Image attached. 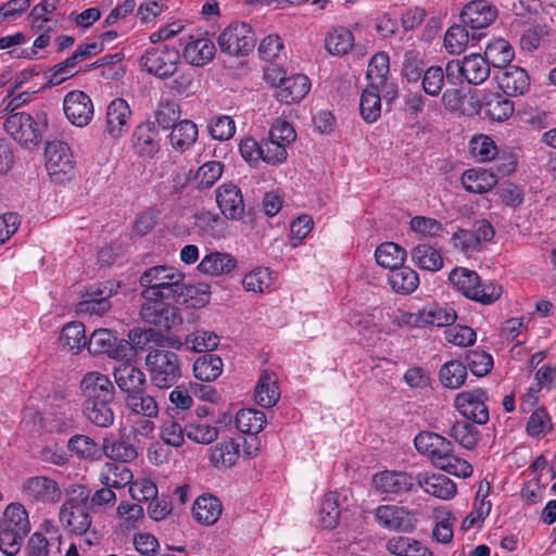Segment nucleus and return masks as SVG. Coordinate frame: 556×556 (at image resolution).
<instances>
[{
	"instance_id": "50",
	"label": "nucleus",
	"mask_w": 556,
	"mask_h": 556,
	"mask_svg": "<svg viewBox=\"0 0 556 556\" xmlns=\"http://www.w3.org/2000/svg\"><path fill=\"white\" fill-rule=\"evenodd\" d=\"M484 58L490 66L503 70L510 66L509 63L514 58V50L506 40L498 39L486 47Z\"/></svg>"
},
{
	"instance_id": "22",
	"label": "nucleus",
	"mask_w": 556,
	"mask_h": 556,
	"mask_svg": "<svg viewBox=\"0 0 556 556\" xmlns=\"http://www.w3.org/2000/svg\"><path fill=\"white\" fill-rule=\"evenodd\" d=\"M131 110L126 100L115 98L106 108V131L113 139H119L127 130Z\"/></svg>"
},
{
	"instance_id": "30",
	"label": "nucleus",
	"mask_w": 556,
	"mask_h": 556,
	"mask_svg": "<svg viewBox=\"0 0 556 556\" xmlns=\"http://www.w3.org/2000/svg\"><path fill=\"white\" fill-rule=\"evenodd\" d=\"M497 174L482 168L468 169L462 176L463 187L471 193H485L497 184Z\"/></svg>"
},
{
	"instance_id": "51",
	"label": "nucleus",
	"mask_w": 556,
	"mask_h": 556,
	"mask_svg": "<svg viewBox=\"0 0 556 556\" xmlns=\"http://www.w3.org/2000/svg\"><path fill=\"white\" fill-rule=\"evenodd\" d=\"M390 72L389 55L387 52L376 53L369 61L367 67V79L369 86L387 88V76Z\"/></svg>"
},
{
	"instance_id": "5",
	"label": "nucleus",
	"mask_w": 556,
	"mask_h": 556,
	"mask_svg": "<svg viewBox=\"0 0 556 556\" xmlns=\"http://www.w3.org/2000/svg\"><path fill=\"white\" fill-rule=\"evenodd\" d=\"M144 363L150 382L157 389L172 388L182 375L179 356L169 350L153 349L149 351Z\"/></svg>"
},
{
	"instance_id": "33",
	"label": "nucleus",
	"mask_w": 556,
	"mask_h": 556,
	"mask_svg": "<svg viewBox=\"0 0 556 556\" xmlns=\"http://www.w3.org/2000/svg\"><path fill=\"white\" fill-rule=\"evenodd\" d=\"M426 70L427 62L422 52L416 49H409L404 52L401 67L403 79L409 84H417Z\"/></svg>"
},
{
	"instance_id": "42",
	"label": "nucleus",
	"mask_w": 556,
	"mask_h": 556,
	"mask_svg": "<svg viewBox=\"0 0 556 556\" xmlns=\"http://www.w3.org/2000/svg\"><path fill=\"white\" fill-rule=\"evenodd\" d=\"M197 139L198 127L189 119L181 121L175 125L169 135L172 147L178 151L188 150Z\"/></svg>"
},
{
	"instance_id": "21",
	"label": "nucleus",
	"mask_w": 556,
	"mask_h": 556,
	"mask_svg": "<svg viewBox=\"0 0 556 556\" xmlns=\"http://www.w3.org/2000/svg\"><path fill=\"white\" fill-rule=\"evenodd\" d=\"M415 483L427 494L443 501L453 498L457 492L455 482L442 473L419 472Z\"/></svg>"
},
{
	"instance_id": "17",
	"label": "nucleus",
	"mask_w": 556,
	"mask_h": 556,
	"mask_svg": "<svg viewBox=\"0 0 556 556\" xmlns=\"http://www.w3.org/2000/svg\"><path fill=\"white\" fill-rule=\"evenodd\" d=\"M113 377L124 397L148 388L146 374L129 361L116 365L113 369Z\"/></svg>"
},
{
	"instance_id": "10",
	"label": "nucleus",
	"mask_w": 556,
	"mask_h": 556,
	"mask_svg": "<svg viewBox=\"0 0 556 556\" xmlns=\"http://www.w3.org/2000/svg\"><path fill=\"white\" fill-rule=\"evenodd\" d=\"M23 496L33 503L55 504L62 498L59 483L47 476L27 478L22 484Z\"/></svg>"
},
{
	"instance_id": "37",
	"label": "nucleus",
	"mask_w": 556,
	"mask_h": 556,
	"mask_svg": "<svg viewBox=\"0 0 556 556\" xmlns=\"http://www.w3.org/2000/svg\"><path fill=\"white\" fill-rule=\"evenodd\" d=\"M482 106L484 114L496 122L508 119L515 111L514 102L498 92L485 96L482 100Z\"/></svg>"
},
{
	"instance_id": "1",
	"label": "nucleus",
	"mask_w": 556,
	"mask_h": 556,
	"mask_svg": "<svg viewBox=\"0 0 556 556\" xmlns=\"http://www.w3.org/2000/svg\"><path fill=\"white\" fill-rule=\"evenodd\" d=\"M80 390L84 416L97 427L112 426L115 419L112 408L115 388L109 377L98 371L87 372L80 381Z\"/></svg>"
},
{
	"instance_id": "36",
	"label": "nucleus",
	"mask_w": 556,
	"mask_h": 556,
	"mask_svg": "<svg viewBox=\"0 0 556 556\" xmlns=\"http://www.w3.org/2000/svg\"><path fill=\"white\" fill-rule=\"evenodd\" d=\"M127 408L136 416L154 418L159 414L155 397L147 392V389L124 397Z\"/></svg>"
},
{
	"instance_id": "11",
	"label": "nucleus",
	"mask_w": 556,
	"mask_h": 556,
	"mask_svg": "<svg viewBox=\"0 0 556 556\" xmlns=\"http://www.w3.org/2000/svg\"><path fill=\"white\" fill-rule=\"evenodd\" d=\"M488 394L482 389L473 391H464L455 396L454 405L456 409L467 420L478 425H484L489 421V409L485 405Z\"/></svg>"
},
{
	"instance_id": "3",
	"label": "nucleus",
	"mask_w": 556,
	"mask_h": 556,
	"mask_svg": "<svg viewBox=\"0 0 556 556\" xmlns=\"http://www.w3.org/2000/svg\"><path fill=\"white\" fill-rule=\"evenodd\" d=\"M29 531L25 507L20 503L8 505L0 521V549L8 556L16 555Z\"/></svg>"
},
{
	"instance_id": "39",
	"label": "nucleus",
	"mask_w": 556,
	"mask_h": 556,
	"mask_svg": "<svg viewBox=\"0 0 556 556\" xmlns=\"http://www.w3.org/2000/svg\"><path fill=\"white\" fill-rule=\"evenodd\" d=\"M383 89L384 88L368 85L361 96L359 112L363 119L368 124L376 122L380 117V92H382Z\"/></svg>"
},
{
	"instance_id": "61",
	"label": "nucleus",
	"mask_w": 556,
	"mask_h": 556,
	"mask_svg": "<svg viewBox=\"0 0 556 556\" xmlns=\"http://www.w3.org/2000/svg\"><path fill=\"white\" fill-rule=\"evenodd\" d=\"M170 406L168 414L170 418L185 419V413L189 410L193 404V399L188 390L182 387H176L169 394Z\"/></svg>"
},
{
	"instance_id": "29",
	"label": "nucleus",
	"mask_w": 556,
	"mask_h": 556,
	"mask_svg": "<svg viewBox=\"0 0 556 556\" xmlns=\"http://www.w3.org/2000/svg\"><path fill=\"white\" fill-rule=\"evenodd\" d=\"M255 401L262 407H271L280 399L278 378L267 369L263 370L255 387Z\"/></svg>"
},
{
	"instance_id": "48",
	"label": "nucleus",
	"mask_w": 556,
	"mask_h": 556,
	"mask_svg": "<svg viewBox=\"0 0 556 556\" xmlns=\"http://www.w3.org/2000/svg\"><path fill=\"white\" fill-rule=\"evenodd\" d=\"M340 515V494L337 492L327 493L319 508L320 525L325 529H333L339 523Z\"/></svg>"
},
{
	"instance_id": "13",
	"label": "nucleus",
	"mask_w": 556,
	"mask_h": 556,
	"mask_svg": "<svg viewBox=\"0 0 556 556\" xmlns=\"http://www.w3.org/2000/svg\"><path fill=\"white\" fill-rule=\"evenodd\" d=\"M63 111L70 123L76 127L87 126L94 113L91 98L81 90H73L65 94Z\"/></svg>"
},
{
	"instance_id": "45",
	"label": "nucleus",
	"mask_w": 556,
	"mask_h": 556,
	"mask_svg": "<svg viewBox=\"0 0 556 556\" xmlns=\"http://www.w3.org/2000/svg\"><path fill=\"white\" fill-rule=\"evenodd\" d=\"M353 47L354 36L352 31L345 27L334 28L325 39V48L332 55H345Z\"/></svg>"
},
{
	"instance_id": "57",
	"label": "nucleus",
	"mask_w": 556,
	"mask_h": 556,
	"mask_svg": "<svg viewBox=\"0 0 556 556\" xmlns=\"http://www.w3.org/2000/svg\"><path fill=\"white\" fill-rule=\"evenodd\" d=\"M469 33L466 25L451 26L444 36V47L451 54H460L467 48Z\"/></svg>"
},
{
	"instance_id": "63",
	"label": "nucleus",
	"mask_w": 556,
	"mask_h": 556,
	"mask_svg": "<svg viewBox=\"0 0 556 556\" xmlns=\"http://www.w3.org/2000/svg\"><path fill=\"white\" fill-rule=\"evenodd\" d=\"M116 344V337L109 329H97L94 330L89 340L87 349L91 354H109L112 351V346Z\"/></svg>"
},
{
	"instance_id": "19",
	"label": "nucleus",
	"mask_w": 556,
	"mask_h": 556,
	"mask_svg": "<svg viewBox=\"0 0 556 556\" xmlns=\"http://www.w3.org/2000/svg\"><path fill=\"white\" fill-rule=\"evenodd\" d=\"M496 16L497 9L486 0H473L467 3L460 12L463 24L471 29H482L490 26Z\"/></svg>"
},
{
	"instance_id": "2",
	"label": "nucleus",
	"mask_w": 556,
	"mask_h": 556,
	"mask_svg": "<svg viewBox=\"0 0 556 556\" xmlns=\"http://www.w3.org/2000/svg\"><path fill=\"white\" fill-rule=\"evenodd\" d=\"M186 276L180 270L167 266L157 265L144 270L139 283L143 288L141 296L143 300H176L179 298L181 281Z\"/></svg>"
},
{
	"instance_id": "32",
	"label": "nucleus",
	"mask_w": 556,
	"mask_h": 556,
	"mask_svg": "<svg viewBox=\"0 0 556 556\" xmlns=\"http://www.w3.org/2000/svg\"><path fill=\"white\" fill-rule=\"evenodd\" d=\"M236 265V258L229 253L211 252L202 258L198 270L210 276H220L232 271Z\"/></svg>"
},
{
	"instance_id": "49",
	"label": "nucleus",
	"mask_w": 556,
	"mask_h": 556,
	"mask_svg": "<svg viewBox=\"0 0 556 556\" xmlns=\"http://www.w3.org/2000/svg\"><path fill=\"white\" fill-rule=\"evenodd\" d=\"M181 289L176 302L187 303L191 307H202L210 302V286L206 283L187 285L182 280Z\"/></svg>"
},
{
	"instance_id": "6",
	"label": "nucleus",
	"mask_w": 556,
	"mask_h": 556,
	"mask_svg": "<svg viewBox=\"0 0 556 556\" xmlns=\"http://www.w3.org/2000/svg\"><path fill=\"white\" fill-rule=\"evenodd\" d=\"M68 494L71 497L60 508V522L71 533L81 535L91 526V517L88 513L90 492L85 485L79 484L73 485Z\"/></svg>"
},
{
	"instance_id": "60",
	"label": "nucleus",
	"mask_w": 556,
	"mask_h": 556,
	"mask_svg": "<svg viewBox=\"0 0 556 556\" xmlns=\"http://www.w3.org/2000/svg\"><path fill=\"white\" fill-rule=\"evenodd\" d=\"M224 165L218 161H210L201 165L195 175L194 181L199 189L211 188L223 175Z\"/></svg>"
},
{
	"instance_id": "54",
	"label": "nucleus",
	"mask_w": 556,
	"mask_h": 556,
	"mask_svg": "<svg viewBox=\"0 0 556 556\" xmlns=\"http://www.w3.org/2000/svg\"><path fill=\"white\" fill-rule=\"evenodd\" d=\"M466 377L467 367L460 361H450L439 371L441 383L451 389H457L463 386Z\"/></svg>"
},
{
	"instance_id": "8",
	"label": "nucleus",
	"mask_w": 556,
	"mask_h": 556,
	"mask_svg": "<svg viewBox=\"0 0 556 556\" xmlns=\"http://www.w3.org/2000/svg\"><path fill=\"white\" fill-rule=\"evenodd\" d=\"M255 43V35L251 26L244 22L229 24L217 37L220 51L229 56H245Z\"/></svg>"
},
{
	"instance_id": "44",
	"label": "nucleus",
	"mask_w": 556,
	"mask_h": 556,
	"mask_svg": "<svg viewBox=\"0 0 556 556\" xmlns=\"http://www.w3.org/2000/svg\"><path fill=\"white\" fill-rule=\"evenodd\" d=\"M389 553L396 556H432L428 547L406 536H394L387 542Z\"/></svg>"
},
{
	"instance_id": "34",
	"label": "nucleus",
	"mask_w": 556,
	"mask_h": 556,
	"mask_svg": "<svg viewBox=\"0 0 556 556\" xmlns=\"http://www.w3.org/2000/svg\"><path fill=\"white\" fill-rule=\"evenodd\" d=\"M388 281L394 292L410 294L417 289L419 277L414 269L402 264L390 271Z\"/></svg>"
},
{
	"instance_id": "58",
	"label": "nucleus",
	"mask_w": 556,
	"mask_h": 556,
	"mask_svg": "<svg viewBox=\"0 0 556 556\" xmlns=\"http://www.w3.org/2000/svg\"><path fill=\"white\" fill-rule=\"evenodd\" d=\"M124 59L123 53H114L102 56L92 63L89 68L102 67L101 76L105 79H118L125 74L121 62Z\"/></svg>"
},
{
	"instance_id": "59",
	"label": "nucleus",
	"mask_w": 556,
	"mask_h": 556,
	"mask_svg": "<svg viewBox=\"0 0 556 556\" xmlns=\"http://www.w3.org/2000/svg\"><path fill=\"white\" fill-rule=\"evenodd\" d=\"M450 435L463 447L471 450L477 445L480 433L468 421H456L450 430Z\"/></svg>"
},
{
	"instance_id": "47",
	"label": "nucleus",
	"mask_w": 556,
	"mask_h": 556,
	"mask_svg": "<svg viewBox=\"0 0 556 556\" xmlns=\"http://www.w3.org/2000/svg\"><path fill=\"white\" fill-rule=\"evenodd\" d=\"M239 457V444L230 441L217 443L211 451L210 462L215 468H231Z\"/></svg>"
},
{
	"instance_id": "31",
	"label": "nucleus",
	"mask_w": 556,
	"mask_h": 556,
	"mask_svg": "<svg viewBox=\"0 0 556 556\" xmlns=\"http://www.w3.org/2000/svg\"><path fill=\"white\" fill-rule=\"evenodd\" d=\"M222 510V502L211 494L199 496L192 507L195 520L206 526L214 525L219 519Z\"/></svg>"
},
{
	"instance_id": "62",
	"label": "nucleus",
	"mask_w": 556,
	"mask_h": 556,
	"mask_svg": "<svg viewBox=\"0 0 556 556\" xmlns=\"http://www.w3.org/2000/svg\"><path fill=\"white\" fill-rule=\"evenodd\" d=\"M198 226L213 238L225 237L227 224L218 214L202 212L197 216Z\"/></svg>"
},
{
	"instance_id": "26",
	"label": "nucleus",
	"mask_w": 556,
	"mask_h": 556,
	"mask_svg": "<svg viewBox=\"0 0 556 556\" xmlns=\"http://www.w3.org/2000/svg\"><path fill=\"white\" fill-rule=\"evenodd\" d=\"M113 294L112 288L106 286L91 288L87 294L88 299L80 301L77 304V312L80 314L98 315L101 316L111 308L110 298Z\"/></svg>"
},
{
	"instance_id": "25",
	"label": "nucleus",
	"mask_w": 556,
	"mask_h": 556,
	"mask_svg": "<svg viewBox=\"0 0 556 556\" xmlns=\"http://www.w3.org/2000/svg\"><path fill=\"white\" fill-rule=\"evenodd\" d=\"M311 83L307 76L295 74L287 77L275 97L281 103L291 104L301 101L309 91Z\"/></svg>"
},
{
	"instance_id": "18",
	"label": "nucleus",
	"mask_w": 556,
	"mask_h": 556,
	"mask_svg": "<svg viewBox=\"0 0 556 556\" xmlns=\"http://www.w3.org/2000/svg\"><path fill=\"white\" fill-rule=\"evenodd\" d=\"M376 521L388 530L410 532L415 527L413 515L404 507L381 505L375 510Z\"/></svg>"
},
{
	"instance_id": "15",
	"label": "nucleus",
	"mask_w": 556,
	"mask_h": 556,
	"mask_svg": "<svg viewBox=\"0 0 556 556\" xmlns=\"http://www.w3.org/2000/svg\"><path fill=\"white\" fill-rule=\"evenodd\" d=\"M416 477L406 471L384 470L372 477L374 489L388 495H399L412 490Z\"/></svg>"
},
{
	"instance_id": "27",
	"label": "nucleus",
	"mask_w": 556,
	"mask_h": 556,
	"mask_svg": "<svg viewBox=\"0 0 556 556\" xmlns=\"http://www.w3.org/2000/svg\"><path fill=\"white\" fill-rule=\"evenodd\" d=\"M216 53L215 45L207 38L191 39L185 45L182 56L193 66H203L211 62Z\"/></svg>"
},
{
	"instance_id": "4",
	"label": "nucleus",
	"mask_w": 556,
	"mask_h": 556,
	"mask_svg": "<svg viewBox=\"0 0 556 556\" xmlns=\"http://www.w3.org/2000/svg\"><path fill=\"white\" fill-rule=\"evenodd\" d=\"M448 281L467 299L482 305H490L502 295V286L482 282L479 275L465 267H456L448 275Z\"/></svg>"
},
{
	"instance_id": "38",
	"label": "nucleus",
	"mask_w": 556,
	"mask_h": 556,
	"mask_svg": "<svg viewBox=\"0 0 556 556\" xmlns=\"http://www.w3.org/2000/svg\"><path fill=\"white\" fill-rule=\"evenodd\" d=\"M412 262L420 269L438 271L443 266L440 252L428 243H420L410 251Z\"/></svg>"
},
{
	"instance_id": "55",
	"label": "nucleus",
	"mask_w": 556,
	"mask_h": 556,
	"mask_svg": "<svg viewBox=\"0 0 556 556\" xmlns=\"http://www.w3.org/2000/svg\"><path fill=\"white\" fill-rule=\"evenodd\" d=\"M71 452L75 453L77 457L83 459H99L101 451L94 440L85 434L73 435L67 443Z\"/></svg>"
},
{
	"instance_id": "53",
	"label": "nucleus",
	"mask_w": 556,
	"mask_h": 556,
	"mask_svg": "<svg viewBox=\"0 0 556 556\" xmlns=\"http://www.w3.org/2000/svg\"><path fill=\"white\" fill-rule=\"evenodd\" d=\"M60 342L67 346L70 351L78 353L83 348L88 345L85 336V326L79 321L66 324L61 332Z\"/></svg>"
},
{
	"instance_id": "56",
	"label": "nucleus",
	"mask_w": 556,
	"mask_h": 556,
	"mask_svg": "<svg viewBox=\"0 0 556 556\" xmlns=\"http://www.w3.org/2000/svg\"><path fill=\"white\" fill-rule=\"evenodd\" d=\"M219 338L215 332L206 330H197L188 334L185 339L186 346L194 352L202 353L217 348Z\"/></svg>"
},
{
	"instance_id": "9",
	"label": "nucleus",
	"mask_w": 556,
	"mask_h": 556,
	"mask_svg": "<svg viewBox=\"0 0 556 556\" xmlns=\"http://www.w3.org/2000/svg\"><path fill=\"white\" fill-rule=\"evenodd\" d=\"M140 317L160 331H169L182 324L179 308L163 300H144L140 307Z\"/></svg>"
},
{
	"instance_id": "14",
	"label": "nucleus",
	"mask_w": 556,
	"mask_h": 556,
	"mask_svg": "<svg viewBox=\"0 0 556 556\" xmlns=\"http://www.w3.org/2000/svg\"><path fill=\"white\" fill-rule=\"evenodd\" d=\"M430 460L435 468L448 475L458 478H468L472 475V466L467 460L454 455L453 444L445 438L430 457Z\"/></svg>"
},
{
	"instance_id": "64",
	"label": "nucleus",
	"mask_w": 556,
	"mask_h": 556,
	"mask_svg": "<svg viewBox=\"0 0 556 556\" xmlns=\"http://www.w3.org/2000/svg\"><path fill=\"white\" fill-rule=\"evenodd\" d=\"M465 366L469 368L475 376L482 377L492 369L493 358L484 351L471 350L466 353Z\"/></svg>"
},
{
	"instance_id": "23",
	"label": "nucleus",
	"mask_w": 556,
	"mask_h": 556,
	"mask_svg": "<svg viewBox=\"0 0 556 556\" xmlns=\"http://www.w3.org/2000/svg\"><path fill=\"white\" fill-rule=\"evenodd\" d=\"M46 167L50 176L67 174L73 169V155L67 143L49 142L45 150Z\"/></svg>"
},
{
	"instance_id": "28",
	"label": "nucleus",
	"mask_w": 556,
	"mask_h": 556,
	"mask_svg": "<svg viewBox=\"0 0 556 556\" xmlns=\"http://www.w3.org/2000/svg\"><path fill=\"white\" fill-rule=\"evenodd\" d=\"M103 454L112 459V463H132L138 457L136 446L126 438H104L102 442Z\"/></svg>"
},
{
	"instance_id": "46",
	"label": "nucleus",
	"mask_w": 556,
	"mask_h": 556,
	"mask_svg": "<svg viewBox=\"0 0 556 556\" xmlns=\"http://www.w3.org/2000/svg\"><path fill=\"white\" fill-rule=\"evenodd\" d=\"M375 258L381 267L393 270L404 263L406 251L397 243L384 242L376 249Z\"/></svg>"
},
{
	"instance_id": "16",
	"label": "nucleus",
	"mask_w": 556,
	"mask_h": 556,
	"mask_svg": "<svg viewBox=\"0 0 556 556\" xmlns=\"http://www.w3.org/2000/svg\"><path fill=\"white\" fill-rule=\"evenodd\" d=\"M216 203L226 219L240 220L245 211L241 189L231 182L223 184L216 189Z\"/></svg>"
},
{
	"instance_id": "7",
	"label": "nucleus",
	"mask_w": 556,
	"mask_h": 556,
	"mask_svg": "<svg viewBox=\"0 0 556 556\" xmlns=\"http://www.w3.org/2000/svg\"><path fill=\"white\" fill-rule=\"evenodd\" d=\"M179 61L178 47L163 43L147 50L140 59V64L149 74L167 79L176 73Z\"/></svg>"
},
{
	"instance_id": "52",
	"label": "nucleus",
	"mask_w": 556,
	"mask_h": 556,
	"mask_svg": "<svg viewBox=\"0 0 556 556\" xmlns=\"http://www.w3.org/2000/svg\"><path fill=\"white\" fill-rule=\"evenodd\" d=\"M457 315L450 306L431 305L420 312V320L427 325L437 327L452 326Z\"/></svg>"
},
{
	"instance_id": "41",
	"label": "nucleus",
	"mask_w": 556,
	"mask_h": 556,
	"mask_svg": "<svg viewBox=\"0 0 556 556\" xmlns=\"http://www.w3.org/2000/svg\"><path fill=\"white\" fill-rule=\"evenodd\" d=\"M223 371V361L216 354L205 353L199 356L193 364L194 377L201 381H213Z\"/></svg>"
},
{
	"instance_id": "40",
	"label": "nucleus",
	"mask_w": 556,
	"mask_h": 556,
	"mask_svg": "<svg viewBox=\"0 0 556 556\" xmlns=\"http://www.w3.org/2000/svg\"><path fill=\"white\" fill-rule=\"evenodd\" d=\"M100 481L103 485L121 489L132 481L131 470L125 463H106L100 473Z\"/></svg>"
},
{
	"instance_id": "20",
	"label": "nucleus",
	"mask_w": 556,
	"mask_h": 556,
	"mask_svg": "<svg viewBox=\"0 0 556 556\" xmlns=\"http://www.w3.org/2000/svg\"><path fill=\"white\" fill-rule=\"evenodd\" d=\"M495 79L503 92L509 97L522 96L530 89V77L522 67L510 65L500 70Z\"/></svg>"
},
{
	"instance_id": "35",
	"label": "nucleus",
	"mask_w": 556,
	"mask_h": 556,
	"mask_svg": "<svg viewBox=\"0 0 556 556\" xmlns=\"http://www.w3.org/2000/svg\"><path fill=\"white\" fill-rule=\"evenodd\" d=\"M490 76V64L481 54H470L463 59V77L469 84L480 85Z\"/></svg>"
},
{
	"instance_id": "24",
	"label": "nucleus",
	"mask_w": 556,
	"mask_h": 556,
	"mask_svg": "<svg viewBox=\"0 0 556 556\" xmlns=\"http://www.w3.org/2000/svg\"><path fill=\"white\" fill-rule=\"evenodd\" d=\"M132 148L140 156H153L160 149L159 132L152 122L139 124L132 132Z\"/></svg>"
},
{
	"instance_id": "12",
	"label": "nucleus",
	"mask_w": 556,
	"mask_h": 556,
	"mask_svg": "<svg viewBox=\"0 0 556 556\" xmlns=\"http://www.w3.org/2000/svg\"><path fill=\"white\" fill-rule=\"evenodd\" d=\"M4 130L23 146H36L41 141L37 122L25 112L9 115L3 124Z\"/></svg>"
},
{
	"instance_id": "43",
	"label": "nucleus",
	"mask_w": 556,
	"mask_h": 556,
	"mask_svg": "<svg viewBox=\"0 0 556 556\" xmlns=\"http://www.w3.org/2000/svg\"><path fill=\"white\" fill-rule=\"evenodd\" d=\"M266 424V416L263 412L253 408L240 409L235 418L236 428L250 435H255L263 430Z\"/></svg>"
}]
</instances>
